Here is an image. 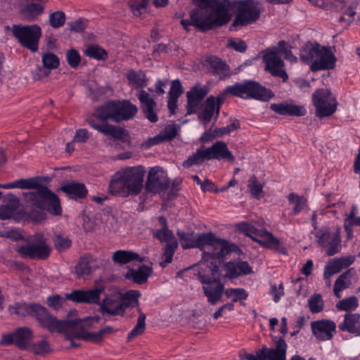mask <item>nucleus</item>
<instances>
[{
	"mask_svg": "<svg viewBox=\"0 0 360 360\" xmlns=\"http://www.w3.org/2000/svg\"><path fill=\"white\" fill-rule=\"evenodd\" d=\"M208 93V89L205 86L195 85L186 93L188 103L187 113L191 115L195 113L200 103Z\"/></svg>",
	"mask_w": 360,
	"mask_h": 360,
	"instance_id": "obj_23",
	"label": "nucleus"
},
{
	"mask_svg": "<svg viewBox=\"0 0 360 360\" xmlns=\"http://www.w3.org/2000/svg\"><path fill=\"white\" fill-rule=\"evenodd\" d=\"M44 7L39 4H29L24 6L21 13L25 20L34 21L44 12Z\"/></svg>",
	"mask_w": 360,
	"mask_h": 360,
	"instance_id": "obj_37",
	"label": "nucleus"
},
{
	"mask_svg": "<svg viewBox=\"0 0 360 360\" xmlns=\"http://www.w3.org/2000/svg\"><path fill=\"white\" fill-rule=\"evenodd\" d=\"M65 22V14L63 11H56L49 16V23L53 28H59Z\"/></svg>",
	"mask_w": 360,
	"mask_h": 360,
	"instance_id": "obj_53",
	"label": "nucleus"
},
{
	"mask_svg": "<svg viewBox=\"0 0 360 360\" xmlns=\"http://www.w3.org/2000/svg\"><path fill=\"white\" fill-rule=\"evenodd\" d=\"M300 59L311 65L312 71L330 70L335 66L336 58L331 48L319 44H307L300 51Z\"/></svg>",
	"mask_w": 360,
	"mask_h": 360,
	"instance_id": "obj_4",
	"label": "nucleus"
},
{
	"mask_svg": "<svg viewBox=\"0 0 360 360\" xmlns=\"http://www.w3.org/2000/svg\"><path fill=\"white\" fill-rule=\"evenodd\" d=\"M352 276V271L349 269L341 274L336 279L334 284L333 292L337 297H340L341 292L349 285Z\"/></svg>",
	"mask_w": 360,
	"mask_h": 360,
	"instance_id": "obj_38",
	"label": "nucleus"
},
{
	"mask_svg": "<svg viewBox=\"0 0 360 360\" xmlns=\"http://www.w3.org/2000/svg\"><path fill=\"white\" fill-rule=\"evenodd\" d=\"M112 260L115 263L123 264L134 260L142 262L143 261V258L132 251L118 250L112 254Z\"/></svg>",
	"mask_w": 360,
	"mask_h": 360,
	"instance_id": "obj_34",
	"label": "nucleus"
},
{
	"mask_svg": "<svg viewBox=\"0 0 360 360\" xmlns=\"http://www.w3.org/2000/svg\"><path fill=\"white\" fill-rule=\"evenodd\" d=\"M144 173L141 166L127 168L115 173L110 182V192L124 196L138 194L143 186Z\"/></svg>",
	"mask_w": 360,
	"mask_h": 360,
	"instance_id": "obj_2",
	"label": "nucleus"
},
{
	"mask_svg": "<svg viewBox=\"0 0 360 360\" xmlns=\"http://www.w3.org/2000/svg\"><path fill=\"white\" fill-rule=\"evenodd\" d=\"M198 8L190 13L195 27L205 31L228 23L231 19V4L229 0H193Z\"/></svg>",
	"mask_w": 360,
	"mask_h": 360,
	"instance_id": "obj_1",
	"label": "nucleus"
},
{
	"mask_svg": "<svg viewBox=\"0 0 360 360\" xmlns=\"http://www.w3.org/2000/svg\"><path fill=\"white\" fill-rule=\"evenodd\" d=\"M145 319L146 316L140 312L138 318V322L136 326L133 328L131 333L128 335V338H132L141 334L145 330Z\"/></svg>",
	"mask_w": 360,
	"mask_h": 360,
	"instance_id": "obj_58",
	"label": "nucleus"
},
{
	"mask_svg": "<svg viewBox=\"0 0 360 360\" xmlns=\"http://www.w3.org/2000/svg\"><path fill=\"white\" fill-rule=\"evenodd\" d=\"M222 270L225 272V277L230 279L245 276L252 273V268L245 261H230L224 264Z\"/></svg>",
	"mask_w": 360,
	"mask_h": 360,
	"instance_id": "obj_25",
	"label": "nucleus"
},
{
	"mask_svg": "<svg viewBox=\"0 0 360 360\" xmlns=\"http://www.w3.org/2000/svg\"><path fill=\"white\" fill-rule=\"evenodd\" d=\"M341 238L338 230L333 233L323 232L319 236V243L325 250L328 256H333L340 252Z\"/></svg>",
	"mask_w": 360,
	"mask_h": 360,
	"instance_id": "obj_22",
	"label": "nucleus"
},
{
	"mask_svg": "<svg viewBox=\"0 0 360 360\" xmlns=\"http://www.w3.org/2000/svg\"><path fill=\"white\" fill-rule=\"evenodd\" d=\"M122 297V292H115L107 295L100 304L101 311L112 315L123 314L124 304Z\"/></svg>",
	"mask_w": 360,
	"mask_h": 360,
	"instance_id": "obj_24",
	"label": "nucleus"
},
{
	"mask_svg": "<svg viewBox=\"0 0 360 360\" xmlns=\"http://www.w3.org/2000/svg\"><path fill=\"white\" fill-rule=\"evenodd\" d=\"M288 200L293 207V213L297 214L307 207V200L295 193H290L288 196Z\"/></svg>",
	"mask_w": 360,
	"mask_h": 360,
	"instance_id": "obj_45",
	"label": "nucleus"
},
{
	"mask_svg": "<svg viewBox=\"0 0 360 360\" xmlns=\"http://www.w3.org/2000/svg\"><path fill=\"white\" fill-rule=\"evenodd\" d=\"M177 234L181 238V240L183 241L182 247L184 249L191 248L192 247H187L186 245L195 243L198 240V236H197L196 238H194L193 234L190 233L178 231Z\"/></svg>",
	"mask_w": 360,
	"mask_h": 360,
	"instance_id": "obj_61",
	"label": "nucleus"
},
{
	"mask_svg": "<svg viewBox=\"0 0 360 360\" xmlns=\"http://www.w3.org/2000/svg\"><path fill=\"white\" fill-rule=\"evenodd\" d=\"M103 290L104 288L102 286L96 287L88 290H77L72 291L71 293L66 294V297L75 302L98 304L100 295Z\"/></svg>",
	"mask_w": 360,
	"mask_h": 360,
	"instance_id": "obj_20",
	"label": "nucleus"
},
{
	"mask_svg": "<svg viewBox=\"0 0 360 360\" xmlns=\"http://www.w3.org/2000/svg\"><path fill=\"white\" fill-rule=\"evenodd\" d=\"M342 270V269L340 268V266L338 263V262L335 259H333L330 260L328 262V264L325 266L323 277L324 278H328L329 277H331L333 275L339 273Z\"/></svg>",
	"mask_w": 360,
	"mask_h": 360,
	"instance_id": "obj_55",
	"label": "nucleus"
},
{
	"mask_svg": "<svg viewBox=\"0 0 360 360\" xmlns=\"http://www.w3.org/2000/svg\"><path fill=\"white\" fill-rule=\"evenodd\" d=\"M18 200L11 201L8 205L0 207V219L4 220L15 217L17 214Z\"/></svg>",
	"mask_w": 360,
	"mask_h": 360,
	"instance_id": "obj_43",
	"label": "nucleus"
},
{
	"mask_svg": "<svg viewBox=\"0 0 360 360\" xmlns=\"http://www.w3.org/2000/svg\"><path fill=\"white\" fill-rule=\"evenodd\" d=\"M177 234L181 238V240L183 241L182 247L184 249L191 248L192 247H187L186 245L195 243L198 240V236H197L196 238H194L193 234L190 233L178 231Z\"/></svg>",
	"mask_w": 360,
	"mask_h": 360,
	"instance_id": "obj_60",
	"label": "nucleus"
},
{
	"mask_svg": "<svg viewBox=\"0 0 360 360\" xmlns=\"http://www.w3.org/2000/svg\"><path fill=\"white\" fill-rule=\"evenodd\" d=\"M309 309L313 313H318L323 309V301L320 294H314L308 300Z\"/></svg>",
	"mask_w": 360,
	"mask_h": 360,
	"instance_id": "obj_51",
	"label": "nucleus"
},
{
	"mask_svg": "<svg viewBox=\"0 0 360 360\" xmlns=\"http://www.w3.org/2000/svg\"><path fill=\"white\" fill-rule=\"evenodd\" d=\"M19 188L35 189L36 192L27 193V198L32 201L33 204L41 209H47L48 211L54 215H60L62 209L60 205L58 198L49 191L46 187H40L39 181L37 178L20 179H18Z\"/></svg>",
	"mask_w": 360,
	"mask_h": 360,
	"instance_id": "obj_3",
	"label": "nucleus"
},
{
	"mask_svg": "<svg viewBox=\"0 0 360 360\" xmlns=\"http://www.w3.org/2000/svg\"><path fill=\"white\" fill-rule=\"evenodd\" d=\"M182 93L183 89L179 80H174L172 82V86L169 91V97L174 99H178V98Z\"/></svg>",
	"mask_w": 360,
	"mask_h": 360,
	"instance_id": "obj_63",
	"label": "nucleus"
},
{
	"mask_svg": "<svg viewBox=\"0 0 360 360\" xmlns=\"http://www.w3.org/2000/svg\"><path fill=\"white\" fill-rule=\"evenodd\" d=\"M86 121L92 128L103 133L105 136H111L114 139L122 141H127L128 139V134L127 131L122 128L116 127L106 123L97 124L94 118L87 119Z\"/></svg>",
	"mask_w": 360,
	"mask_h": 360,
	"instance_id": "obj_27",
	"label": "nucleus"
},
{
	"mask_svg": "<svg viewBox=\"0 0 360 360\" xmlns=\"http://www.w3.org/2000/svg\"><path fill=\"white\" fill-rule=\"evenodd\" d=\"M312 103L315 107V114L319 118L332 115L337 108V101L328 89H320L312 95Z\"/></svg>",
	"mask_w": 360,
	"mask_h": 360,
	"instance_id": "obj_15",
	"label": "nucleus"
},
{
	"mask_svg": "<svg viewBox=\"0 0 360 360\" xmlns=\"http://www.w3.org/2000/svg\"><path fill=\"white\" fill-rule=\"evenodd\" d=\"M128 83L135 89L143 88L148 85V79L142 71L131 70L127 74Z\"/></svg>",
	"mask_w": 360,
	"mask_h": 360,
	"instance_id": "obj_35",
	"label": "nucleus"
},
{
	"mask_svg": "<svg viewBox=\"0 0 360 360\" xmlns=\"http://www.w3.org/2000/svg\"><path fill=\"white\" fill-rule=\"evenodd\" d=\"M150 0H129V6L134 16L139 17L147 12Z\"/></svg>",
	"mask_w": 360,
	"mask_h": 360,
	"instance_id": "obj_42",
	"label": "nucleus"
},
{
	"mask_svg": "<svg viewBox=\"0 0 360 360\" xmlns=\"http://www.w3.org/2000/svg\"><path fill=\"white\" fill-rule=\"evenodd\" d=\"M169 186L167 172L160 167H152L148 172L146 190L148 193H157L166 190Z\"/></svg>",
	"mask_w": 360,
	"mask_h": 360,
	"instance_id": "obj_19",
	"label": "nucleus"
},
{
	"mask_svg": "<svg viewBox=\"0 0 360 360\" xmlns=\"http://www.w3.org/2000/svg\"><path fill=\"white\" fill-rule=\"evenodd\" d=\"M152 272L150 267L142 266L138 270L130 269L126 274V278L136 283H145Z\"/></svg>",
	"mask_w": 360,
	"mask_h": 360,
	"instance_id": "obj_33",
	"label": "nucleus"
},
{
	"mask_svg": "<svg viewBox=\"0 0 360 360\" xmlns=\"http://www.w3.org/2000/svg\"><path fill=\"white\" fill-rule=\"evenodd\" d=\"M179 127L176 124H169L165 127V129L159 134L161 136V139L162 141L166 140H171L174 139L178 131Z\"/></svg>",
	"mask_w": 360,
	"mask_h": 360,
	"instance_id": "obj_56",
	"label": "nucleus"
},
{
	"mask_svg": "<svg viewBox=\"0 0 360 360\" xmlns=\"http://www.w3.org/2000/svg\"><path fill=\"white\" fill-rule=\"evenodd\" d=\"M54 244L58 250L63 251L71 245V241L68 238L56 236L54 239Z\"/></svg>",
	"mask_w": 360,
	"mask_h": 360,
	"instance_id": "obj_62",
	"label": "nucleus"
},
{
	"mask_svg": "<svg viewBox=\"0 0 360 360\" xmlns=\"http://www.w3.org/2000/svg\"><path fill=\"white\" fill-rule=\"evenodd\" d=\"M17 252L25 258L45 259L51 252V248L47 244L42 233H36L30 237L27 244L18 247Z\"/></svg>",
	"mask_w": 360,
	"mask_h": 360,
	"instance_id": "obj_12",
	"label": "nucleus"
},
{
	"mask_svg": "<svg viewBox=\"0 0 360 360\" xmlns=\"http://www.w3.org/2000/svg\"><path fill=\"white\" fill-rule=\"evenodd\" d=\"M67 60L68 64L72 68H76L79 65L81 61L80 56L77 51L75 49H70L67 52Z\"/></svg>",
	"mask_w": 360,
	"mask_h": 360,
	"instance_id": "obj_59",
	"label": "nucleus"
},
{
	"mask_svg": "<svg viewBox=\"0 0 360 360\" xmlns=\"http://www.w3.org/2000/svg\"><path fill=\"white\" fill-rule=\"evenodd\" d=\"M44 67L49 70L56 69L59 65V59L51 53H45L42 56Z\"/></svg>",
	"mask_w": 360,
	"mask_h": 360,
	"instance_id": "obj_54",
	"label": "nucleus"
},
{
	"mask_svg": "<svg viewBox=\"0 0 360 360\" xmlns=\"http://www.w3.org/2000/svg\"><path fill=\"white\" fill-rule=\"evenodd\" d=\"M94 260L91 257H84L81 258L75 267V273L78 278H85L94 271Z\"/></svg>",
	"mask_w": 360,
	"mask_h": 360,
	"instance_id": "obj_36",
	"label": "nucleus"
},
{
	"mask_svg": "<svg viewBox=\"0 0 360 360\" xmlns=\"http://www.w3.org/2000/svg\"><path fill=\"white\" fill-rule=\"evenodd\" d=\"M7 30H11L18 43L23 47L36 52L39 48V39L42 35L41 28L37 24L30 25H13L11 27L6 26Z\"/></svg>",
	"mask_w": 360,
	"mask_h": 360,
	"instance_id": "obj_10",
	"label": "nucleus"
},
{
	"mask_svg": "<svg viewBox=\"0 0 360 360\" xmlns=\"http://www.w3.org/2000/svg\"><path fill=\"white\" fill-rule=\"evenodd\" d=\"M287 344L281 338L276 343L275 347L269 348L263 345L260 349L256 351L255 354H247L244 359L246 360H285L287 352Z\"/></svg>",
	"mask_w": 360,
	"mask_h": 360,
	"instance_id": "obj_18",
	"label": "nucleus"
},
{
	"mask_svg": "<svg viewBox=\"0 0 360 360\" xmlns=\"http://www.w3.org/2000/svg\"><path fill=\"white\" fill-rule=\"evenodd\" d=\"M264 184L259 182L255 176H252L248 180V188L251 195L255 198L259 199L263 196Z\"/></svg>",
	"mask_w": 360,
	"mask_h": 360,
	"instance_id": "obj_46",
	"label": "nucleus"
},
{
	"mask_svg": "<svg viewBox=\"0 0 360 360\" xmlns=\"http://www.w3.org/2000/svg\"><path fill=\"white\" fill-rule=\"evenodd\" d=\"M270 108L280 115L303 116L307 112L303 105L293 103H273L271 104Z\"/></svg>",
	"mask_w": 360,
	"mask_h": 360,
	"instance_id": "obj_29",
	"label": "nucleus"
},
{
	"mask_svg": "<svg viewBox=\"0 0 360 360\" xmlns=\"http://www.w3.org/2000/svg\"><path fill=\"white\" fill-rule=\"evenodd\" d=\"M66 300V297H63L59 295H53L47 298V304L55 310H59L63 307Z\"/></svg>",
	"mask_w": 360,
	"mask_h": 360,
	"instance_id": "obj_57",
	"label": "nucleus"
},
{
	"mask_svg": "<svg viewBox=\"0 0 360 360\" xmlns=\"http://www.w3.org/2000/svg\"><path fill=\"white\" fill-rule=\"evenodd\" d=\"M358 307V300L356 297L352 296L347 299L339 301L336 307L341 311L354 310Z\"/></svg>",
	"mask_w": 360,
	"mask_h": 360,
	"instance_id": "obj_48",
	"label": "nucleus"
},
{
	"mask_svg": "<svg viewBox=\"0 0 360 360\" xmlns=\"http://www.w3.org/2000/svg\"><path fill=\"white\" fill-rule=\"evenodd\" d=\"M99 321L98 316H89L84 319H75L72 321H59L54 316L51 325H53L51 332L64 333L68 338L69 334L75 332L86 330V329L93 326Z\"/></svg>",
	"mask_w": 360,
	"mask_h": 360,
	"instance_id": "obj_17",
	"label": "nucleus"
},
{
	"mask_svg": "<svg viewBox=\"0 0 360 360\" xmlns=\"http://www.w3.org/2000/svg\"><path fill=\"white\" fill-rule=\"evenodd\" d=\"M153 236L162 243L169 245L172 243H177L172 231L168 227H162L160 230L153 231Z\"/></svg>",
	"mask_w": 360,
	"mask_h": 360,
	"instance_id": "obj_44",
	"label": "nucleus"
},
{
	"mask_svg": "<svg viewBox=\"0 0 360 360\" xmlns=\"http://www.w3.org/2000/svg\"><path fill=\"white\" fill-rule=\"evenodd\" d=\"M231 13L233 9H236V17L232 24L233 26L247 25L255 22L260 15L259 2L257 0H242L231 2Z\"/></svg>",
	"mask_w": 360,
	"mask_h": 360,
	"instance_id": "obj_11",
	"label": "nucleus"
},
{
	"mask_svg": "<svg viewBox=\"0 0 360 360\" xmlns=\"http://www.w3.org/2000/svg\"><path fill=\"white\" fill-rule=\"evenodd\" d=\"M210 271L212 277L206 274L200 273L199 278L202 283L203 292L207 298V302L214 305L221 301L224 286L217 275V269L215 268L210 269Z\"/></svg>",
	"mask_w": 360,
	"mask_h": 360,
	"instance_id": "obj_16",
	"label": "nucleus"
},
{
	"mask_svg": "<svg viewBox=\"0 0 360 360\" xmlns=\"http://www.w3.org/2000/svg\"><path fill=\"white\" fill-rule=\"evenodd\" d=\"M186 246L198 247L202 250L205 257L207 256L217 259L224 258L236 248L233 244L218 238L210 233L198 235L197 242Z\"/></svg>",
	"mask_w": 360,
	"mask_h": 360,
	"instance_id": "obj_5",
	"label": "nucleus"
},
{
	"mask_svg": "<svg viewBox=\"0 0 360 360\" xmlns=\"http://www.w3.org/2000/svg\"><path fill=\"white\" fill-rule=\"evenodd\" d=\"M60 189L72 199L84 198L87 193L84 184L75 181L62 186Z\"/></svg>",
	"mask_w": 360,
	"mask_h": 360,
	"instance_id": "obj_32",
	"label": "nucleus"
},
{
	"mask_svg": "<svg viewBox=\"0 0 360 360\" xmlns=\"http://www.w3.org/2000/svg\"><path fill=\"white\" fill-rule=\"evenodd\" d=\"M285 46L284 41L278 42L276 46L269 47L261 53L262 60L264 63V69L274 77H277L283 82L288 79V75L285 69V63L281 58L282 46Z\"/></svg>",
	"mask_w": 360,
	"mask_h": 360,
	"instance_id": "obj_9",
	"label": "nucleus"
},
{
	"mask_svg": "<svg viewBox=\"0 0 360 360\" xmlns=\"http://www.w3.org/2000/svg\"><path fill=\"white\" fill-rule=\"evenodd\" d=\"M110 328H105L98 332L91 333L86 330H82L80 332H75V333L69 334L68 339L73 343V339L83 340L84 341L91 342L94 343L100 342L103 340L104 333L110 332ZM72 346H75L72 344Z\"/></svg>",
	"mask_w": 360,
	"mask_h": 360,
	"instance_id": "obj_31",
	"label": "nucleus"
},
{
	"mask_svg": "<svg viewBox=\"0 0 360 360\" xmlns=\"http://www.w3.org/2000/svg\"><path fill=\"white\" fill-rule=\"evenodd\" d=\"M178 246L177 243H172L169 245H166L162 255V261L160 262V265L165 267L167 264L170 263L172 260L174 253Z\"/></svg>",
	"mask_w": 360,
	"mask_h": 360,
	"instance_id": "obj_52",
	"label": "nucleus"
},
{
	"mask_svg": "<svg viewBox=\"0 0 360 360\" xmlns=\"http://www.w3.org/2000/svg\"><path fill=\"white\" fill-rule=\"evenodd\" d=\"M11 314L20 316L32 315L37 319L41 325L49 330L53 329V316L50 315L47 309L37 304H27L25 303H15L8 308Z\"/></svg>",
	"mask_w": 360,
	"mask_h": 360,
	"instance_id": "obj_13",
	"label": "nucleus"
},
{
	"mask_svg": "<svg viewBox=\"0 0 360 360\" xmlns=\"http://www.w3.org/2000/svg\"><path fill=\"white\" fill-rule=\"evenodd\" d=\"M84 53L90 58L100 60H103L107 57L105 51L96 45L88 46L85 49Z\"/></svg>",
	"mask_w": 360,
	"mask_h": 360,
	"instance_id": "obj_49",
	"label": "nucleus"
},
{
	"mask_svg": "<svg viewBox=\"0 0 360 360\" xmlns=\"http://www.w3.org/2000/svg\"><path fill=\"white\" fill-rule=\"evenodd\" d=\"M223 101V96L217 97L210 96L207 98L202 111L199 115L200 121L204 124H207L212 117L216 115H218L220 108V104Z\"/></svg>",
	"mask_w": 360,
	"mask_h": 360,
	"instance_id": "obj_26",
	"label": "nucleus"
},
{
	"mask_svg": "<svg viewBox=\"0 0 360 360\" xmlns=\"http://www.w3.org/2000/svg\"><path fill=\"white\" fill-rule=\"evenodd\" d=\"M140 294L136 290H129L125 293H122V301L124 304V311L128 306L135 307L138 305V298Z\"/></svg>",
	"mask_w": 360,
	"mask_h": 360,
	"instance_id": "obj_47",
	"label": "nucleus"
},
{
	"mask_svg": "<svg viewBox=\"0 0 360 360\" xmlns=\"http://www.w3.org/2000/svg\"><path fill=\"white\" fill-rule=\"evenodd\" d=\"M311 331L314 337L320 340H330L336 329L335 322L329 319H321L311 323Z\"/></svg>",
	"mask_w": 360,
	"mask_h": 360,
	"instance_id": "obj_21",
	"label": "nucleus"
},
{
	"mask_svg": "<svg viewBox=\"0 0 360 360\" xmlns=\"http://www.w3.org/2000/svg\"><path fill=\"white\" fill-rule=\"evenodd\" d=\"M342 331L360 336V314L358 313L346 314L343 321L339 325Z\"/></svg>",
	"mask_w": 360,
	"mask_h": 360,
	"instance_id": "obj_30",
	"label": "nucleus"
},
{
	"mask_svg": "<svg viewBox=\"0 0 360 360\" xmlns=\"http://www.w3.org/2000/svg\"><path fill=\"white\" fill-rule=\"evenodd\" d=\"M15 345L20 348H25L32 338V332L29 328H19L15 330Z\"/></svg>",
	"mask_w": 360,
	"mask_h": 360,
	"instance_id": "obj_39",
	"label": "nucleus"
},
{
	"mask_svg": "<svg viewBox=\"0 0 360 360\" xmlns=\"http://www.w3.org/2000/svg\"><path fill=\"white\" fill-rule=\"evenodd\" d=\"M51 349L49 344L42 340L37 344H34L32 346V351L36 354H44L50 352Z\"/></svg>",
	"mask_w": 360,
	"mask_h": 360,
	"instance_id": "obj_64",
	"label": "nucleus"
},
{
	"mask_svg": "<svg viewBox=\"0 0 360 360\" xmlns=\"http://www.w3.org/2000/svg\"><path fill=\"white\" fill-rule=\"evenodd\" d=\"M207 63L212 69L213 73L220 75H227L229 74V69L227 65L219 58L210 56L207 59Z\"/></svg>",
	"mask_w": 360,
	"mask_h": 360,
	"instance_id": "obj_41",
	"label": "nucleus"
},
{
	"mask_svg": "<svg viewBox=\"0 0 360 360\" xmlns=\"http://www.w3.org/2000/svg\"><path fill=\"white\" fill-rule=\"evenodd\" d=\"M358 213V208L356 206L354 205L352 207V210L347 215H346L345 219V224L344 227L347 232V237L348 240H351L353 237V232L352 230V227L354 225L359 226L360 225V217L359 218L354 219V216Z\"/></svg>",
	"mask_w": 360,
	"mask_h": 360,
	"instance_id": "obj_40",
	"label": "nucleus"
},
{
	"mask_svg": "<svg viewBox=\"0 0 360 360\" xmlns=\"http://www.w3.org/2000/svg\"><path fill=\"white\" fill-rule=\"evenodd\" d=\"M138 98L141 104L142 111L147 119L151 122L158 121L155 108L156 103L150 94L144 90H140L138 93Z\"/></svg>",
	"mask_w": 360,
	"mask_h": 360,
	"instance_id": "obj_28",
	"label": "nucleus"
},
{
	"mask_svg": "<svg viewBox=\"0 0 360 360\" xmlns=\"http://www.w3.org/2000/svg\"><path fill=\"white\" fill-rule=\"evenodd\" d=\"M225 295L228 298H231L233 302L245 300L248 295L243 288H228L225 290Z\"/></svg>",
	"mask_w": 360,
	"mask_h": 360,
	"instance_id": "obj_50",
	"label": "nucleus"
},
{
	"mask_svg": "<svg viewBox=\"0 0 360 360\" xmlns=\"http://www.w3.org/2000/svg\"><path fill=\"white\" fill-rule=\"evenodd\" d=\"M137 112V107L128 101H111L98 108L96 116L103 121L111 119L120 122L134 117Z\"/></svg>",
	"mask_w": 360,
	"mask_h": 360,
	"instance_id": "obj_8",
	"label": "nucleus"
},
{
	"mask_svg": "<svg viewBox=\"0 0 360 360\" xmlns=\"http://www.w3.org/2000/svg\"><path fill=\"white\" fill-rule=\"evenodd\" d=\"M225 93H229L243 98H254L264 101L273 96L271 91L251 81L229 86L226 89Z\"/></svg>",
	"mask_w": 360,
	"mask_h": 360,
	"instance_id": "obj_14",
	"label": "nucleus"
},
{
	"mask_svg": "<svg viewBox=\"0 0 360 360\" xmlns=\"http://www.w3.org/2000/svg\"><path fill=\"white\" fill-rule=\"evenodd\" d=\"M239 229L253 240L258 243L261 246L274 250L282 255L287 254V248L284 243L278 238L273 236L266 229L257 227L255 225L242 222L238 225Z\"/></svg>",
	"mask_w": 360,
	"mask_h": 360,
	"instance_id": "obj_6",
	"label": "nucleus"
},
{
	"mask_svg": "<svg viewBox=\"0 0 360 360\" xmlns=\"http://www.w3.org/2000/svg\"><path fill=\"white\" fill-rule=\"evenodd\" d=\"M211 159L234 160V157L223 141H217L208 148L201 147L183 162V166L189 167L203 163Z\"/></svg>",
	"mask_w": 360,
	"mask_h": 360,
	"instance_id": "obj_7",
	"label": "nucleus"
}]
</instances>
